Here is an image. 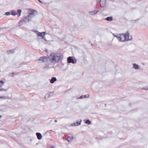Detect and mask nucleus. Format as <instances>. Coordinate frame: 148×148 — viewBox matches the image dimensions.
<instances>
[{"instance_id":"22","label":"nucleus","mask_w":148,"mask_h":148,"mask_svg":"<svg viewBox=\"0 0 148 148\" xmlns=\"http://www.w3.org/2000/svg\"><path fill=\"white\" fill-rule=\"evenodd\" d=\"M3 97H0V98H3Z\"/></svg>"},{"instance_id":"13","label":"nucleus","mask_w":148,"mask_h":148,"mask_svg":"<svg viewBox=\"0 0 148 148\" xmlns=\"http://www.w3.org/2000/svg\"><path fill=\"white\" fill-rule=\"evenodd\" d=\"M105 19L108 21H111L112 20L113 18L112 17H108L106 18Z\"/></svg>"},{"instance_id":"7","label":"nucleus","mask_w":148,"mask_h":148,"mask_svg":"<svg viewBox=\"0 0 148 148\" xmlns=\"http://www.w3.org/2000/svg\"><path fill=\"white\" fill-rule=\"evenodd\" d=\"M67 62L69 63H74V61L71 57H69L67 59Z\"/></svg>"},{"instance_id":"17","label":"nucleus","mask_w":148,"mask_h":148,"mask_svg":"<svg viewBox=\"0 0 148 148\" xmlns=\"http://www.w3.org/2000/svg\"><path fill=\"white\" fill-rule=\"evenodd\" d=\"M86 123L87 124L89 125L90 123V122L89 120H87L86 121Z\"/></svg>"},{"instance_id":"2","label":"nucleus","mask_w":148,"mask_h":148,"mask_svg":"<svg viewBox=\"0 0 148 148\" xmlns=\"http://www.w3.org/2000/svg\"><path fill=\"white\" fill-rule=\"evenodd\" d=\"M129 33L127 32L125 34L119 35L117 36V38L120 41L124 42L129 40Z\"/></svg>"},{"instance_id":"6","label":"nucleus","mask_w":148,"mask_h":148,"mask_svg":"<svg viewBox=\"0 0 148 148\" xmlns=\"http://www.w3.org/2000/svg\"><path fill=\"white\" fill-rule=\"evenodd\" d=\"M29 15H34L35 13H37L36 11L33 10L29 9Z\"/></svg>"},{"instance_id":"4","label":"nucleus","mask_w":148,"mask_h":148,"mask_svg":"<svg viewBox=\"0 0 148 148\" xmlns=\"http://www.w3.org/2000/svg\"><path fill=\"white\" fill-rule=\"evenodd\" d=\"M45 34V32H38L37 33V36L39 37H41L42 39L44 38Z\"/></svg>"},{"instance_id":"3","label":"nucleus","mask_w":148,"mask_h":148,"mask_svg":"<svg viewBox=\"0 0 148 148\" xmlns=\"http://www.w3.org/2000/svg\"><path fill=\"white\" fill-rule=\"evenodd\" d=\"M18 12L14 10L11 12V14L12 15L15 16L16 15H17L19 17L21 15V9H18L17 10Z\"/></svg>"},{"instance_id":"18","label":"nucleus","mask_w":148,"mask_h":148,"mask_svg":"<svg viewBox=\"0 0 148 148\" xmlns=\"http://www.w3.org/2000/svg\"><path fill=\"white\" fill-rule=\"evenodd\" d=\"M10 14V13L9 12H7L5 13V14L7 15H9Z\"/></svg>"},{"instance_id":"14","label":"nucleus","mask_w":148,"mask_h":148,"mask_svg":"<svg viewBox=\"0 0 148 148\" xmlns=\"http://www.w3.org/2000/svg\"><path fill=\"white\" fill-rule=\"evenodd\" d=\"M133 68L136 69H137L138 68L139 66L138 65H137L136 64H133Z\"/></svg>"},{"instance_id":"11","label":"nucleus","mask_w":148,"mask_h":148,"mask_svg":"<svg viewBox=\"0 0 148 148\" xmlns=\"http://www.w3.org/2000/svg\"><path fill=\"white\" fill-rule=\"evenodd\" d=\"M81 121L77 122L76 123H73L72 124V126H77L80 125L81 124Z\"/></svg>"},{"instance_id":"9","label":"nucleus","mask_w":148,"mask_h":148,"mask_svg":"<svg viewBox=\"0 0 148 148\" xmlns=\"http://www.w3.org/2000/svg\"><path fill=\"white\" fill-rule=\"evenodd\" d=\"M73 139V137L72 136H68L66 139V140L69 142H70Z\"/></svg>"},{"instance_id":"19","label":"nucleus","mask_w":148,"mask_h":148,"mask_svg":"<svg viewBox=\"0 0 148 148\" xmlns=\"http://www.w3.org/2000/svg\"><path fill=\"white\" fill-rule=\"evenodd\" d=\"M23 21H24V20H21L20 21V23H21V22H23Z\"/></svg>"},{"instance_id":"1","label":"nucleus","mask_w":148,"mask_h":148,"mask_svg":"<svg viewBox=\"0 0 148 148\" xmlns=\"http://www.w3.org/2000/svg\"><path fill=\"white\" fill-rule=\"evenodd\" d=\"M63 56L59 53H52L48 58L50 59V61L52 62H57L62 59Z\"/></svg>"},{"instance_id":"5","label":"nucleus","mask_w":148,"mask_h":148,"mask_svg":"<svg viewBox=\"0 0 148 148\" xmlns=\"http://www.w3.org/2000/svg\"><path fill=\"white\" fill-rule=\"evenodd\" d=\"M48 57H41L40 58L39 60L42 61V62H47L48 60Z\"/></svg>"},{"instance_id":"24","label":"nucleus","mask_w":148,"mask_h":148,"mask_svg":"<svg viewBox=\"0 0 148 148\" xmlns=\"http://www.w3.org/2000/svg\"><path fill=\"white\" fill-rule=\"evenodd\" d=\"M55 121V122H57V121L56 120Z\"/></svg>"},{"instance_id":"20","label":"nucleus","mask_w":148,"mask_h":148,"mask_svg":"<svg viewBox=\"0 0 148 148\" xmlns=\"http://www.w3.org/2000/svg\"><path fill=\"white\" fill-rule=\"evenodd\" d=\"M145 89L146 90H148V87L147 88L145 89Z\"/></svg>"},{"instance_id":"21","label":"nucleus","mask_w":148,"mask_h":148,"mask_svg":"<svg viewBox=\"0 0 148 148\" xmlns=\"http://www.w3.org/2000/svg\"><path fill=\"white\" fill-rule=\"evenodd\" d=\"M51 148H55V147H53V146H51Z\"/></svg>"},{"instance_id":"23","label":"nucleus","mask_w":148,"mask_h":148,"mask_svg":"<svg viewBox=\"0 0 148 148\" xmlns=\"http://www.w3.org/2000/svg\"><path fill=\"white\" fill-rule=\"evenodd\" d=\"M1 117H2L0 115V118H1Z\"/></svg>"},{"instance_id":"12","label":"nucleus","mask_w":148,"mask_h":148,"mask_svg":"<svg viewBox=\"0 0 148 148\" xmlns=\"http://www.w3.org/2000/svg\"><path fill=\"white\" fill-rule=\"evenodd\" d=\"M57 79L56 77H52L50 80V82L51 83H53L55 82L56 81Z\"/></svg>"},{"instance_id":"16","label":"nucleus","mask_w":148,"mask_h":148,"mask_svg":"<svg viewBox=\"0 0 148 148\" xmlns=\"http://www.w3.org/2000/svg\"><path fill=\"white\" fill-rule=\"evenodd\" d=\"M4 82L2 81H0V86H2L3 85Z\"/></svg>"},{"instance_id":"10","label":"nucleus","mask_w":148,"mask_h":148,"mask_svg":"<svg viewBox=\"0 0 148 148\" xmlns=\"http://www.w3.org/2000/svg\"><path fill=\"white\" fill-rule=\"evenodd\" d=\"M36 135L37 136V138L38 139L40 140L42 138V136L40 133H36Z\"/></svg>"},{"instance_id":"15","label":"nucleus","mask_w":148,"mask_h":148,"mask_svg":"<svg viewBox=\"0 0 148 148\" xmlns=\"http://www.w3.org/2000/svg\"><path fill=\"white\" fill-rule=\"evenodd\" d=\"M89 97V95H82L80 97V98H86V97Z\"/></svg>"},{"instance_id":"8","label":"nucleus","mask_w":148,"mask_h":148,"mask_svg":"<svg viewBox=\"0 0 148 148\" xmlns=\"http://www.w3.org/2000/svg\"><path fill=\"white\" fill-rule=\"evenodd\" d=\"M106 3V0H100V5L101 7H103Z\"/></svg>"}]
</instances>
